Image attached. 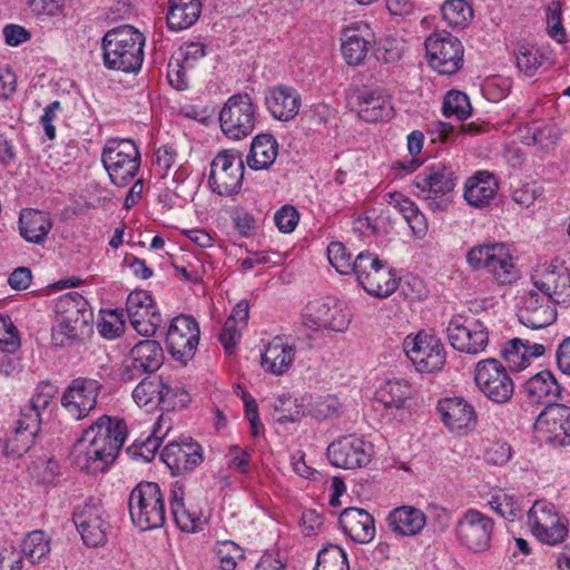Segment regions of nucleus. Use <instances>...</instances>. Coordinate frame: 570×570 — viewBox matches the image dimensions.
<instances>
[{
  "instance_id": "1",
  "label": "nucleus",
  "mask_w": 570,
  "mask_h": 570,
  "mask_svg": "<svg viewBox=\"0 0 570 570\" xmlns=\"http://www.w3.org/2000/svg\"><path fill=\"white\" fill-rule=\"evenodd\" d=\"M127 438L124 420L100 416L76 444V463L89 473L104 472L117 459Z\"/></svg>"
},
{
  "instance_id": "2",
  "label": "nucleus",
  "mask_w": 570,
  "mask_h": 570,
  "mask_svg": "<svg viewBox=\"0 0 570 570\" xmlns=\"http://www.w3.org/2000/svg\"><path fill=\"white\" fill-rule=\"evenodd\" d=\"M145 40L144 35L129 24L108 30L101 39L104 66L126 73L139 71Z\"/></svg>"
},
{
  "instance_id": "3",
  "label": "nucleus",
  "mask_w": 570,
  "mask_h": 570,
  "mask_svg": "<svg viewBox=\"0 0 570 570\" xmlns=\"http://www.w3.org/2000/svg\"><path fill=\"white\" fill-rule=\"evenodd\" d=\"M128 508L132 523L140 530H154L165 523V503L160 487L140 482L130 492Z\"/></svg>"
},
{
  "instance_id": "4",
  "label": "nucleus",
  "mask_w": 570,
  "mask_h": 570,
  "mask_svg": "<svg viewBox=\"0 0 570 570\" xmlns=\"http://www.w3.org/2000/svg\"><path fill=\"white\" fill-rule=\"evenodd\" d=\"M417 196L433 210L445 212L450 204V194L456 186L455 173L451 165L438 163L424 168L414 179Z\"/></svg>"
},
{
  "instance_id": "5",
  "label": "nucleus",
  "mask_w": 570,
  "mask_h": 570,
  "mask_svg": "<svg viewBox=\"0 0 570 570\" xmlns=\"http://www.w3.org/2000/svg\"><path fill=\"white\" fill-rule=\"evenodd\" d=\"M101 161L111 183L121 187L137 175L141 159L134 140L112 138L107 140L102 149Z\"/></svg>"
},
{
  "instance_id": "6",
  "label": "nucleus",
  "mask_w": 570,
  "mask_h": 570,
  "mask_svg": "<svg viewBox=\"0 0 570 570\" xmlns=\"http://www.w3.org/2000/svg\"><path fill=\"white\" fill-rule=\"evenodd\" d=\"M258 111L252 97L246 92L230 96L219 112V124L226 137L239 140L255 129Z\"/></svg>"
},
{
  "instance_id": "7",
  "label": "nucleus",
  "mask_w": 570,
  "mask_h": 570,
  "mask_svg": "<svg viewBox=\"0 0 570 570\" xmlns=\"http://www.w3.org/2000/svg\"><path fill=\"white\" fill-rule=\"evenodd\" d=\"M354 274L364 291L376 297H387L397 287L392 268L370 252H361L354 258Z\"/></svg>"
},
{
  "instance_id": "8",
  "label": "nucleus",
  "mask_w": 570,
  "mask_h": 570,
  "mask_svg": "<svg viewBox=\"0 0 570 570\" xmlns=\"http://www.w3.org/2000/svg\"><path fill=\"white\" fill-rule=\"evenodd\" d=\"M451 346L458 352L478 355L489 344V330L483 321L472 314H455L446 327Z\"/></svg>"
},
{
  "instance_id": "9",
  "label": "nucleus",
  "mask_w": 570,
  "mask_h": 570,
  "mask_svg": "<svg viewBox=\"0 0 570 570\" xmlns=\"http://www.w3.org/2000/svg\"><path fill=\"white\" fill-rule=\"evenodd\" d=\"M243 155L236 149L220 150L210 163L208 186L219 196L239 193L244 179Z\"/></svg>"
},
{
  "instance_id": "10",
  "label": "nucleus",
  "mask_w": 570,
  "mask_h": 570,
  "mask_svg": "<svg viewBox=\"0 0 570 570\" xmlns=\"http://www.w3.org/2000/svg\"><path fill=\"white\" fill-rule=\"evenodd\" d=\"M430 67L441 75H454L463 66L462 42L448 31L434 32L424 42Z\"/></svg>"
},
{
  "instance_id": "11",
  "label": "nucleus",
  "mask_w": 570,
  "mask_h": 570,
  "mask_svg": "<svg viewBox=\"0 0 570 570\" xmlns=\"http://www.w3.org/2000/svg\"><path fill=\"white\" fill-rule=\"evenodd\" d=\"M308 312L304 316L305 321L296 328L293 343L298 342L302 346L311 348L313 344L308 330L344 332L348 327L350 317L337 304L315 302L308 306Z\"/></svg>"
},
{
  "instance_id": "12",
  "label": "nucleus",
  "mask_w": 570,
  "mask_h": 570,
  "mask_svg": "<svg viewBox=\"0 0 570 570\" xmlns=\"http://www.w3.org/2000/svg\"><path fill=\"white\" fill-rule=\"evenodd\" d=\"M466 262L473 269L484 268L501 284L514 279V265L508 247L503 243H488L472 247Z\"/></svg>"
},
{
  "instance_id": "13",
  "label": "nucleus",
  "mask_w": 570,
  "mask_h": 570,
  "mask_svg": "<svg viewBox=\"0 0 570 570\" xmlns=\"http://www.w3.org/2000/svg\"><path fill=\"white\" fill-rule=\"evenodd\" d=\"M164 350L158 341L141 340L129 351L120 370V381L134 382L142 375H153L164 364Z\"/></svg>"
},
{
  "instance_id": "14",
  "label": "nucleus",
  "mask_w": 570,
  "mask_h": 570,
  "mask_svg": "<svg viewBox=\"0 0 570 570\" xmlns=\"http://www.w3.org/2000/svg\"><path fill=\"white\" fill-rule=\"evenodd\" d=\"M474 381L481 392L498 404L509 402L514 393V383L507 368L493 357L478 362Z\"/></svg>"
},
{
  "instance_id": "15",
  "label": "nucleus",
  "mask_w": 570,
  "mask_h": 570,
  "mask_svg": "<svg viewBox=\"0 0 570 570\" xmlns=\"http://www.w3.org/2000/svg\"><path fill=\"white\" fill-rule=\"evenodd\" d=\"M403 348L416 371L421 373L441 370L446 360L444 345L434 334L419 332L414 337L406 336Z\"/></svg>"
},
{
  "instance_id": "16",
  "label": "nucleus",
  "mask_w": 570,
  "mask_h": 570,
  "mask_svg": "<svg viewBox=\"0 0 570 570\" xmlns=\"http://www.w3.org/2000/svg\"><path fill=\"white\" fill-rule=\"evenodd\" d=\"M199 336L200 330L193 316L181 314L174 317L166 335V345L171 357L186 365L195 356Z\"/></svg>"
},
{
  "instance_id": "17",
  "label": "nucleus",
  "mask_w": 570,
  "mask_h": 570,
  "mask_svg": "<svg viewBox=\"0 0 570 570\" xmlns=\"http://www.w3.org/2000/svg\"><path fill=\"white\" fill-rule=\"evenodd\" d=\"M101 387L97 380L77 377L65 390L61 396V405L76 420H81L96 407Z\"/></svg>"
},
{
  "instance_id": "18",
  "label": "nucleus",
  "mask_w": 570,
  "mask_h": 570,
  "mask_svg": "<svg viewBox=\"0 0 570 570\" xmlns=\"http://www.w3.org/2000/svg\"><path fill=\"white\" fill-rule=\"evenodd\" d=\"M534 287L550 298L554 304H570V272L558 261L550 263L532 276Z\"/></svg>"
},
{
  "instance_id": "19",
  "label": "nucleus",
  "mask_w": 570,
  "mask_h": 570,
  "mask_svg": "<svg viewBox=\"0 0 570 570\" xmlns=\"http://www.w3.org/2000/svg\"><path fill=\"white\" fill-rule=\"evenodd\" d=\"M371 455L372 445L355 436H344L327 448L331 464L342 469L363 468L370 463Z\"/></svg>"
},
{
  "instance_id": "20",
  "label": "nucleus",
  "mask_w": 570,
  "mask_h": 570,
  "mask_svg": "<svg viewBox=\"0 0 570 570\" xmlns=\"http://www.w3.org/2000/svg\"><path fill=\"white\" fill-rule=\"evenodd\" d=\"M556 305L542 293L530 291L522 297L517 315L520 323L527 327L546 328L557 320Z\"/></svg>"
},
{
  "instance_id": "21",
  "label": "nucleus",
  "mask_w": 570,
  "mask_h": 570,
  "mask_svg": "<svg viewBox=\"0 0 570 570\" xmlns=\"http://www.w3.org/2000/svg\"><path fill=\"white\" fill-rule=\"evenodd\" d=\"M537 429L544 431L547 442L554 446L570 445V407L563 404H549L538 415Z\"/></svg>"
},
{
  "instance_id": "22",
  "label": "nucleus",
  "mask_w": 570,
  "mask_h": 570,
  "mask_svg": "<svg viewBox=\"0 0 570 570\" xmlns=\"http://www.w3.org/2000/svg\"><path fill=\"white\" fill-rule=\"evenodd\" d=\"M160 458L173 475L193 471L204 460L202 446L190 438L180 442L170 441L163 449Z\"/></svg>"
},
{
  "instance_id": "23",
  "label": "nucleus",
  "mask_w": 570,
  "mask_h": 570,
  "mask_svg": "<svg viewBox=\"0 0 570 570\" xmlns=\"http://www.w3.org/2000/svg\"><path fill=\"white\" fill-rule=\"evenodd\" d=\"M532 534H568V519L560 515L554 504L539 500L528 512Z\"/></svg>"
},
{
  "instance_id": "24",
  "label": "nucleus",
  "mask_w": 570,
  "mask_h": 570,
  "mask_svg": "<svg viewBox=\"0 0 570 570\" xmlns=\"http://www.w3.org/2000/svg\"><path fill=\"white\" fill-rule=\"evenodd\" d=\"M57 317L73 327L75 332H89L92 311L87 301L77 292L62 295L56 303Z\"/></svg>"
},
{
  "instance_id": "25",
  "label": "nucleus",
  "mask_w": 570,
  "mask_h": 570,
  "mask_svg": "<svg viewBox=\"0 0 570 570\" xmlns=\"http://www.w3.org/2000/svg\"><path fill=\"white\" fill-rule=\"evenodd\" d=\"M442 422L453 432L472 430L476 424L474 407L462 397H448L438 404Z\"/></svg>"
},
{
  "instance_id": "26",
  "label": "nucleus",
  "mask_w": 570,
  "mask_h": 570,
  "mask_svg": "<svg viewBox=\"0 0 570 570\" xmlns=\"http://www.w3.org/2000/svg\"><path fill=\"white\" fill-rule=\"evenodd\" d=\"M354 99L357 116L366 122L389 120L393 117L394 109L391 99L381 90H360Z\"/></svg>"
},
{
  "instance_id": "27",
  "label": "nucleus",
  "mask_w": 570,
  "mask_h": 570,
  "mask_svg": "<svg viewBox=\"0 0 570 570\" xmlns=\"http://www.w3.org/2000/svg\"><path fill=\"white\" fill-rule=\"evenodd\" d=\"M265 105L273 118L289 121L298 114L301 96L293 87L281 85L268 89Z\"/></svg>"
},
{
  "instance_id": "28",
  "label": "nucleus",
  "mask_w": 570,
  "mask_h": 570,
  "mask_svg": "<svg viewBox=\"0 0 570 570\" xmlns=\"http://www.w3.org/2000/svg\"><path fill=\"white\" fill-rule=\"evenodd\" d=\"M40 430L35 421L30 422L20 416L16 426L3 440V454L12 460L24 455L33 445Z\"/></svg>"
},
{
  "instance_id": "29",
  "label": "nucleus",
  "mask_w": 570,
  "mask_h": 570,
  "mask_svg": "<svg viewBox=\"0 0 570 570\" xmlns=\"http://www.w3.org/2000/svg\"><path fill=\"white\" fill-rule=\"evenodd\" d=\"M367 24L346 28L342 32V55L351 66H357L365 59L372 41Z\"/></svg>"
},
{
  "instance_id": "30",
  "label": "nucleus",
  "mask_w": 570,
  "mask_h": 570,
  "mask_svg": "<svg viewBox=\"0 0 570 570\" xmlns=\"http://www.w3.org/2000/svg\"><path fill=\"white\" fill-rule=\"evenodd\" d=\"M498 193V183L494 176L480 170L468 178L464 185V199L475 208H483L490 204Z\"/></svg>"
},
{
  "instance_id": "31",
  "label": "nucleus",
  "mask_w": 570,
  "mask_h": 570,
  "mask_svg": "<svg viewBox=\"0 0 570 570\" xmlns=\"http://www.w3.org/2000/svg\"><path fill=\"white\" fill-rule=\"evenodd\" d=\"M387 524L395 534H420L426 524V514L413 505H401L387 515Z\"/></svg>"
},
{
  "instance_id": "32",
  "label": "nucleus",
  "mask_w": 570,
  "mask_h": 570,
  "mask_svg": "<svg viewBox=\"0 0 570 570\" xmlns=\"http://www.w3.org/2000/svg\"><path fill=\"white\" fill-rule=\"evenodd\" d=\"M524 392L534 403L557 404L552 402L560 397L561 386L549 370L541 371L524 383Z\"/></svg>"
},
{
  "instance_id": "33",
  "label": "nucleus",
  "mask_w": 570,
  "mask_h": 570,
  "mask_svg": "<svg viewBox=\"0 0 570 570\" xmlns=\"http://www.w3.org/2000/svg\"><path fill=\"white\" fill-rule=\"evenodd\" d=\"M295 358V347L283 341L281 336L274 337L262 354L263 368L272 374L285 373Z\"/></svg>"
},
{
  "instance_id": "34",
  "label": "nucleus",
  "mask_w": 570,
  "mask_h": 570,
  "mask_svg": "<svg viewBox=\"0 0 570 570\" xmlns=\"http://www.w3.org/2000/svg\"><path fill=\"white\" fill-rule=\"evenodd\" d=\"M200 12L199 0H168L167 26L176 31L187 29L198 20Z\"/></svg>"
},
{
  "instance_id": "35",
  "label": "nucleus",
  "mask_w": 570,
  "mask_h": 570,
  "mask_svg": "<svg viewBox=\"0 0 570 570\" xmlns=\"http://www.w3.org/2000/svg\"><path fill=\"white\" fill-rule=\"evenodd\" d=\"M277 153L278 144L274 136L259 134L252 141L247 165L254 170L267 169L274 164Z\"/></svg>"
},
{
  "instance_id": "36",
  "label": "nucleus",
  "mask_w": 570,
  "mask_h": 570,
  "mask_svg": "<svg viewBox=\"0 0 570 570\" xmlns=\"http://www.w3.org/2000/svg\"><path fill=\"white\" fill-rule=\"evenodd\" d=\"M72 521L80 534H106L110 530V523L105 520L104 511L94 504H86L76 509Z\"/></svg>"
},
{
  "instance_id": "37",
  "label": "nucleus",
  "mask_w": 570,
  "mask_h": 570,
  "mask_svg": "<svg viewBox=\"0 0 570 570\" xmlns=\"http://www.w3.org/2000/svg\"><path fill=\"white\" fill-rule=\"evenodd\" d=\"M19 228L27 242L40 244L48 235L51 223L43 213L27 209L20 214Z\"/></svg>"
},
{
  "instance_id": "38",
  "label": "nucleus",
  "mask_w": 570,
  "mask_h": 570,
  "mask_svg": "<svg viewBox=\"0 0 570 570\" xmlns=\"http://www.w3.org/2000/svg\"><path fill=\"white\" fill-rule=\"evenodd\" d=\"M340 525L344 534L368 533L374 534V518L364 509L347 508L340 514Z\"/></svg>"
},
{
  "instance_id": "39",
  "label": "nucleus",
  "mask_w": 570,
  "mask_h": 570,
  "mask_svg": "<svg viewBox=\"0 0 570 570\" xmlns=\"http://www.w3.org/2000/svg\"><path fill=\"white\" fill-rule=\"evenodd\" d=\"M412 387L404 380L387 381L376 392L377 400L385 407L404 409L411 397Z\"/></svg>"
},
{
  "instance_id": "40",
  "label": "nucleus",
  "mask_w": 570,
  "mask_h": 570,
  "mask_svg": "<svg viewBox=\"0 0 570 570\" xmlns=\"http://www.w3.org/2000/svg\"><path fill=\"white\" fill-rule=\"evenodd\" d=\"M161 389H164L161 376L147 375L134 389L132 399L138 406L158 407Z\"/></svg>"
},
{
  "instance_id": "41",
  "label": "nucleus",
  "mask_w": 570,
  "mask_h": 570,
  "mask_svg": "<svg viewBox=\"0 0 570 570\" xmlns=\"http://www.w3.org/2000/svg\"><path fill=\"white\" fill-rule=\"evenodd\" d=\"M441 12L443 19L452 28H464L473 18V9L465 0H445Z\"/></svg>"
},
{
  "instance_id": "42",
  "label": "nucleus",
  "mask_w": 570,
  "mask_h": 570,
  "mask_svg": "<svg viewBox=\"0 0 570 570\" xmlns=\"http://www.w3.org/2000/svg\"><path fill=\"white\" fill-rule=\"evenodd\" d=\"M53 397V386L49 383L43 384L37 389V392L32 395L29 401V404L26 405L21 412L20 416L26 420L38 424L40 426L41 423V411L46 410Z\"/></svg>"
},
{
  "instance_id": "43",
  "label": "nucleus",
  "mask_w": 570,
  "mask_h": 570,
  "mask_svg": "<svg viewBox=\"0 0 570 570\" xmlns=\"http://www.w3.org/2000/svg\"><path fill=\"white\" fill-rule=\"evenodd\" d=\"M314 570H350L345 551L336 544L324 547L317 554Z\"/></svg>"
},
{
  "instance_id": "44",
  "label": "nucleus",
  "mask_w": 570,
  "mask_h": 570,
  "mask_svg": "<svg viewBox=\"0 0 570 570\" xmlns=\"http://www.w3.org/2000/svg\"><path fill=\"white\" fill-rule=\"evenodd\" d=\"M154 298L147 291L131 292L126 302V312L130 324L135 326V320L145 318L148 316L149 308H154Z\"/></svg>"
},
{
  "instance_id": "45",
  "label": "nucleus",
  "mask_w": 570,
  "mask_h": 570,
  "mask_svg": "<svg viewBox=\"0 0 570 570\" xmlns=\"http://www.w3.org/2000/svg\"><path fill=\"white\" fill-rule=\"evenodd\" d=\"M442 111L445 117L455 116L458 120H464L470 117L472 107L464 92L451 90L444 97Z\"/></svg>"
},
{
  "instance_id": "46",
  "label": "nucleus",
  "mask_w": 570,
  "mask_h": 570,
  "mask_svg": "<svg viewBox=\"0 0 570 570\" xmlns=\"http://www.w3.org/2000/svg\"><path fill=\"white\" fill-rule=\"evenodd\" d=\"M493 530V521L489 517L476 510H469L458 521L456 531L472 532L475 534H491Z\"/></svg>"
},
{
  "instance_id": "47",
  "label": "nucleus",
  "mask_w": 570,
  "mask_h": 570,
  "mask_svg": "<svg viewBox=\"0 0 570 570\" xmlns=\"http://www.w3.org/2000/svg\"><path fill=\"white\" fill-rule=\"evenodd\" d=\"M190 401L189 394L178 385L171 386L164 381V389L159 395L158 407L161 411H176L184 409Z\"/></svg>"
},
{
  "instance_id": "48",
  "label": "nucleus",
  "mask_w": 570,
  "mask_h": 570,
  "mask_svg": "<svg viewBox=\"0 0 570 570\" xmlns=\"http://www.w3.org/2000/svg\"><path fill=\"white\" fill-rule=\"evenodd\" d=\"M20 552L31 564L40 562L50 552V542L45 537H24Z\"/></svg>"
},
{
  "instance_id": "49",
  "label": "nucleus",
  "mask_w": 570,
  "mask_h": 570,
  "mask_svg": "<svg viewBox=\"0 0 570 570\" xmlns=\"http://www.w3.org/2000/svg\"><path fill=\"white\" fill-rule=\"evenodd\" d=\"M327 257L331 265L340 274L347 275L354 273V259H352V255L343 243L332 242L327 247Z\"/></svg>"
},
{
  "instance_id": "50",
  "label": "nucleus",
  "mask_w": 570,
  "mask_h": 570,
  "mask_svg": "<svg viewBox=\"0 0 570 570\" xmlns=\"http://www.w3.org/2000/svg\"><path fill=\"white\" fill-rule=\"evenodd\" d=\"M501 356L508 363L511 371H521L529 364L527 354L523 353V340L512 338L501 350Z\"/></svg>"
},
{
  "instance_id": "51",
  "label": "nucleus",
  "mask_w": 570,
  "mask_h": 570,
  "mask_svg": "<svg viewBox=\"0 0 570 570\" xmlns=\"http://www.w3.org/2000/svg\"><path fill=\"white\" fill-rule=\"evenodd\" d=\"M215 553L222 570H235L237 560L243 558L242 548L232 540L218 542Z\"/></svg>"
},
{
  "instance_id": "52",
  "label": "nucleus",
  "mask_w": 570,
  "mask_h": 570,
  "mask_svg": "<svg viewBox=\"0 0 570 570\" xmlns=\"http://www.w3.org/2000/svg\"><path fill=\"white\" fill-rule=\"evenodd\" d=\"M87 332H75L70 324L57 317L56 324L51 328V341L56 347L72 345L80 341Z\"/></svg>"
},
{
  "instance_id": "53",
  "label": "nucleus",
  "mask_w": 570,
  "mask_h": 570,
  "mask_svg": "<svg viewBox=\"0 0 570 570\" xmlns=\"http://www.w3.org/2000/svg\"><path fill=\"white\" fill-rule=\"evenodd\" d=\"M17 327L8 316L0 315V350L2 353H14L20 347Z\"/></svg>"
},
{
  "instance_id": "54",
  "label": "nucleus",
  "mask_w": 570,
  "mask_h": 570,
  "mask_svg": "<svg viewBox=\"0 0 570 570\" xmlns=\"http://www.w3.org/2000/svg\"><path fill=\"white\" fill-rule=\"evenodd\" d=\"M188 69H191V67L185 66L184 62L178 61V58L173 55L167 66L169 85L179 91L187 89L189 85L187 77Z\"/></svg>"
},
{
  "instance_id": "55",
  "label": "nucleus",
  "mask_w": 570,
  "mask_h": 570,
  "mask_svg": "<svg viewBox=\"0 0 570 570\" xmlns=\"http://www.w3.org/2000/svg\"><path fill=\"white\" fill-rule=\"evenodd\" d=\"M562 11L561 3L553 1L547 9V27L551 38L558 42H563L566 39V30L562 26Z\"/></svg>"
},
{
  "instance_id": "56",
  "label": "nucleus",
  "mask_w": 570,
  "mask_h": 570,
  "mask_svg": "<svg viewBox=\"0 0 570 570\" xmlns=\"http://www.w3.org/2000/svg\"><path fill=\"white\" fill-rule=\"evenodd\" d=\"M22 556L9 540L0 543V570H21Z\"/></svg>"
},
{
  "instance_id": "57",
  "label": "nucleus",
  "mask_w": 570,
  "mask_h": 570,
  "mask_svg": "<svg viewBox=\"0 0 570 570\" xmlns=\"http://www.w3.org/2000/svg\"><path fill=\"white\" fill-rule=\"evenodd\" d=\"M341 409V403L334 395H326L317 399L311 405V413L317 420H326L331 416L337 415Z\"/></svg>"
},
{
  "instance_id": "58",
  "label": "nucleus",
  "mask_w": 570,
  "mask_h": 570,
  "mask_svg": "<svg viewBox=\"0 0 570 570\" xmlns=\"http://www.w3.org/2000/svg\"><path fill=\"white\" fill-rule=\"evenodd\" d=\"M299 220V213L292 205L282 206L274 215V222L281 233H292Z\"/></svg>"
},
{
  "instance_id": "59",
  "label": "nucleus",
  "mask_w": 570,
  "mask_h": 570,
  "mask_svg": "<svg viewBox=\"0 0 570 570\" xmlns=\"http://www.w3.org/2000/svg\"><path fill=\"white\" fill-rule=\"evenodd\" d=\"M560 131L552 125H541L532 128L531 141L539 145L542 149H548L558 142Z\"/></svg>"
},
{
  "instance_id": "60",
  "label": "nucleus",
  "mask_w": 570,
  "mask_h": 570,
  "mask_svg": "<svg viewBox=\"0 0 570 570\" xmlns=\"http://www.w3.org/2000/svg\"><path fill=\"white\" fill-rule=\"evenodd\" d=\"M135 331L146 337L155 335L157 330L163 323L161 315L154 303V308H149L148 316L145 318L135 320Z\"/></svg>"
},
{
  "instance_id": "61",
  "label": "nucleus",
  "mask_w": 570,
  "mask_h": 570,
  "mask_svg": "<svg viewBox=\"0 0 570 570\" xmlns=\"http://www.w3.org/2000/svg\"><path fill=\"white\" fill-rule=\"evenodd\" d=\"M41 483H51L59 474V463L53 459H39L30 468Z\"/></svg>"
},
{
  "instance_id": "62",
  "label": "nucleus",
  "mask_w": 570,
  "mask_h": 570,
  "mask_svg": "<svg viewBox=\"0 0 570 570\" xmlns=\"http://www.w3.org/2000/svg\"><path fill=\"white\" fill-rule=\"evenodd\" d=\"M489 503L504 519H513L521 511L519 503L508 494L492 497Z\"/></svg>"
},
{
  "instance_id": "63",
  "label": "nucleus",
  "mask_w": 570,
  "mask_h": 570,
  "mask_svg": "<svg viewBox=\"0 0 570 570\" xmlns=\"http://www.w3.org/2000/svg\"><path fill=\"white\" fill-rule=\"evenodd\" d=\"M206 55V47L199 42H190L180 47L174 56L185 66L194 67L195 63Z\"/></svg>"
},
{
  "instance_id": "64",
  "label": "nucleus",
  "mask_w": 570,
  "mask_h": 570,
  "mask_svg": "<svg viewBox=\"0 0 570 570\" xmlns=\"http://www.w3.org/2000/svg\"><path fill=\"white\" fill-rule=\"evenodd\" d=\"M173 515L177 527L186 533H195L198 531H203L200 527V520L196 519L189 511L185 509V507L173 510Z\"/></svg>"
}]
</instances>
